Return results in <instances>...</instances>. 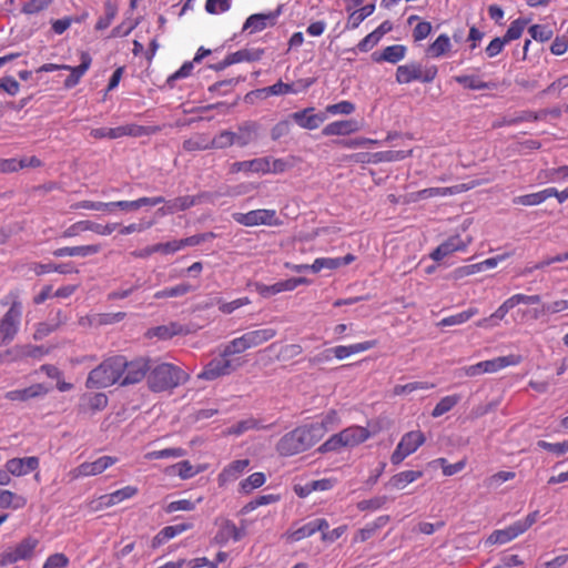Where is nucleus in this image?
I'll use <instances>...</instances> for the list:
<instances>
[{"instance_id":"1","label":"nucleus","mask_w":568,"mask_h":568,"mask_svg":"<svg viewBox=\"0 0 568 568\" xmlns=\"http://www.w3.org/2000/svg\"><path fill=\"white\" fill-rule=\"evenodd\" d=\"M323 437V427L303 425L286 433L276 444L281 456L290 457L306 452Z\"/></svg>"},{"instance_id":"2","label":"nucleus","mask_w":568,"mask_h":568,"mask_svg":"<svg viewBox=\"0 0 568 568\" xmlns=\"http://www.w3.org/2000/svg\"><path fill=\"white\" fill-rule=\"evenodd\" d=\"M190 376L181 367L171 363L151 366L148 375V386L154 393L172 390L186 383Z\"/></svg>"},{"instance_id":"3","label":"nucleus","mask_w":568,"mask_h":568,"mask_svg":"<svg viewBox=\"0 0 568 568\" xmlns=\"http://www.w3.org/2000/svg\"><path fill=\"white\" fill-rule=\"evenodd\" d=\"M1 305H10L0 320V344H8L16 337L22 316V303L18 290H11L1 301Z\"/></svg>"},{"instance_id":"4","label":"nucleus","mask_w":568,"mask_h":568,"mask_svg":"<svg viewBox=\"0 0 568 568\" xmlns=\"http://www.w3.org/2000/svg\"><path fill=\"white\" fill-rule=\"evenodd\" d=\"M122 355H115L104 359L93 368L87 378L88 388H106L121 382Z\"/></svg>"},{"instance_id":"5","label":"nucleus","mask_w":568,"mask_h":568,"mask_svg":"<svg viewBox=\"0 0 568 568\" xmlns=\"http://www.w3.org/2000/svg\"><path fill=\"white\" fill-rule=\"evenodd\" d=\"M277 335V331L272 327L256 328L245 332L239 337L233 338L224 346V355H235L247 349L258 347Z\"/></svg>"},{"instance_id":"6","label":"nucleus","mask_w":568,"mask_h":568,"mask_svg":"<svg viewBox=\"0 0 568 568\" xmlns=\"http://www.w3.org/2000/svg\"><path fill=\"white\" fill-rule=\"evenodd\" d=\"M371 437V433L366 427L353 425L346 427L342 432L332 435L324 442L320 448V453L337 452L346 447H355L366 442Z\"/></svg>"},{"instance_id":"7","label":"nucleus","mask_w":568,"mask_h":568,"mask_svg":"<svg viewBox=\"0 0 568 568\" xmlns=\"http://www.w3.org/2000/svg\"><path fill=\"white\" fill-rule=\"evenodd\" d=\"M539 518V511L535 510L528 514L525 518L519 519L511 525L494 530L486 539L485 544L488 546L504 545L513 541L517 537L525 534Z\"/></svg>"},{"instance_id":"8","label":"nucleus","mask_w":568,"mask_h":568,"mask_svg":"<svg viewBox=\"0 0 568 568\" xmlns=\"http://www.w3.org/2000/svg\"><path fill=\"white\" fill-rule=\"evenodd\" d=\"M491 181V179H476L470 180L466 183L456 184L453 186H444V187H427L419 190L417 192H414L410 194L412 201H420V200H427L432 197H445V196H452L459 193L467 192L469 190H473L477 186H480L483 184H487Z\"/></svg>"},{"instance_id":"9","label":"nucleus","mask_w":568,"mask_h":568,"mask_svg":"<svg viewBox=\"0 0 568 568\" xmlns=\"http://www.w3.org/2000/svg\"><path fill=\"white\" fill-rule=\"evenodd\" d=\"M523 358L517 354H509L507 356H499L493 359L483 361L474 365H468L462 368L465 376L474 377L481 374H491L499 372L508 366H516L521 363Z\"/></svg>"},{"instance_id":"10","label":"nucleus","mask_w":568,"mask_h":568,"mask_svg":"<svg viewBox=\"0 0 568 568\" xmlns=\"http://www.w3.org/2000/svg\"><path fill=\"white\" fill-rule=\"evenodd\" d=\"M39 539L33 536L24 537L14 547L6 549L0 555V566L7 567L21 560H30L33 558Z\"/></svg>"},{"instance_id":"11","label":"nucleus","mask_w":568,"mask_h":568,"mask_svg":"<svg viewBox=\"0 0 568 568\" xmlns=\"http://www.w3.org/2000/svg\"><path fill=\"white\" fill-rule=\"evenodd\" d=\"M121 382L120 386H129L142 382L151 369V359L149 357H136L128 361L122 356Z\"/></svg>"},{"instance_id":"12","label":"nucleus","mask_w":568,"mask_h":568,"mask_svg":"<svg viewBox=\"0 0 568 568\" xmlns=\"http://www.w3.org/2000/svg\"><path fill=\"white\" fill-rule=\"evenodd\" d=\"M437 75V68L432 65L429 68L423 69V67L417 62H410L403 65H399L396 69V81L399 84H407L413 81H420L424 83H429L434 81Z\"/></svg>"},{"instance_id":"13","label":"nucleus","mask_w":568,"mask_h":568,"mask_svg":"<svg viewBox=\"0 0 568 568\" xmlns=\"http://www.w3.org/2000/svg\"><path fill=\"white\" fill-rule=\"evenodd\" d=\"M233 219L235 222L244 226H280L283 224L277 216L276 211L268 209L252 210L246 213H234Z\"/></svg>"},{"instance_id":"14","label":"nucleus","mask_w":568,"mask_h":568,"mask_svg":"<svg viewBox=\"0 0 568 568\" xmlns=\"http://www.w3.org/2000/svg\"><path fill=\"white\" fill-rule=\"evenodd\" d=\"M426 438L420 430H412L403 435L390 456L393 465H399L406 457L424 445Z\"/></svg>"},{"instance_id":"15","label":"nucleus","mask_w":568,"mask_h":568,"mask_svg":"<svg viewBox=\"0 0 568 568\" xmlns=\"http://www.w3.org/2000/svg\"><path fill=\"white\" fill-rule=\"evenodd\" d=\"M118 463L116 457L101 456L94 462H84L78 467L71 469L68 474L71 480H75L80 477L97 476L102 474L109 467Z\"/></svg>"},{"instance_id":"16","label":"nucleus","mask_w":568,"mask_h":568,"mask_svg":"<svg viewBox=\"0 0 568 568\" xmlns=\"http://www.w3.org/2000/svg\"><path fill=\"white\" fill-rule=\"evenodd\" d=\"M311 281L306 277H291L284 281H278L272 285L263 283H255V291L264 298H268L283 292H292L300 285H308Z\"/></svg>"},{"instance_id":"17","label":"nucleus","mask_w":568,"mask_h":568,"mask_svg":"<svg viewBox=\"0 0 568 568\" xmlns=\"http://www.w3.org/2000/svg\"><path fill=\"white\" fill-rule=\"evenodd\" d=\"M230 355H224V351L219 357L211 359L197 374L199 379L214 381L219 377L231 374L234 371L232 362L229 359Z\"/></svg>"},{"instance_id":"18","label":"nucleus","mask_w":568,"mask_h":568,"mask_svg":"<svg viewBox=\"0 0 568 568\" xmlns=\"http://www.w3.org/2000/svg\"><path fill=\"white\" fill-rule=\"evenodd\" d=\"M469 243L470 239L464 240L460 235L449 236L430 253V258L439 262L455 252L465 251Z\"/></svg>"},{"instance_id":"19","label":"nucleus","mask_w":568,"mask_h":568,"mask_svg":"<svg viewBox=\"0 0 568 568\" xmlns=\"http://www.w3.org/2000/svg\"><path fill=\"white\" fill-rule=\"evenodd\" d=\"M328 521L325 518H317L306 523L297 529L286 531L285 537L288 541L295 542L311 537L317 531H324L328 529Z\"/></svg>"},{"instance_id":"20","label":"nucleus","mask_w":568,"mask_h":568,"mask_svg":"<svg viewBox=\"0 0 568 568\" xmlns=\"http://www.w3.org/2000/svg\"><path fill=\"white\" fill-rule=\"evenodd\" d=\"M291 119L302 129L315 130L326 120V115L315 113V108L310 106L292 113Z\"/></svg>"},{"instance_id":"21","label":"nucleus","mask_w":568,"mask_h":568,"mask_svg":"<svg viewBox=\"0 0 568 568\" xmlns=\"http://www.w3.org/2000/svg\"><path fill=\"white\" fill-rule=\"evenodd\" d=\"M267 159L266 158H255V159H252V160H246V161H237V162H233L230 168H229V173L230 174H239V173H244V174H252V173H256V174H267Z\"/></svg>"},{"instance_id":"22","label":"nucleus","mask_w":568,"mask_h":568,"mask_svg":"<svg viewBox=\"0 0 568 568\" xmlns=\"http://www.w3.org/2000/svg\"><path fill=\"white\" fill-rule=\"evenodd\" d=\"M250 466L248 459L233 460L226 465L221 473L217 475V484L220 487H224L235 480H237Z\"/></svg>"},{"instance_id":"23","label":"nucleus","mask_w":568,"mask_h":568,"mask_svg":"<svg viewBox=\"0 0 568 568\" xmlns=\"http://www.w3.org/2000/svg\"><path fill=\"white\" fill-rule=\"evenodd\" d=\"M245 527L239 528L232 520L224 519L219 526L214 541L219 545H225L230 540L239 541L245 536Z\"/></svg>"},{"instance_id":"24","label":"nucleus","mask_w":568,"mask_h":568,"mask_svg":"<svg viewBox=\"0 0 568 568\" xmlns=\"http://www.w3.org/2000/svg\"><path fill=\"white\" fill-rule=\"evenodd\" d=\"M40 460L36 456L11 458L7 460L6 468L12 476L20 477L39 468Z\"/></svg>"},{"instance_id":"25","label":"nucleus","mask_w":568,"mask_h":568,"mask_svg":"<svg viewBox=\"0 0 568 568\" xmlns=\"http://www.w3.org/2000/svg\"><path fill=\"white\" fill-rule=\"evenodd\" d=\"M281 9L268 13H255L250 16L244 26L243 30H250L251 32H260L267 27H273L276 23Z\"/></svg>"},{"instance_id":"26","label":"nucleus","mask_w":568,"mask_h":568,"mask_svg":"<svg viewBox=\"0 0 568 568\" xmlns=\"http://www.w3.org/2000/svg\"><path fill=\"white\" fill-rule=\"evenodd\" d=\"M49 388L38 383L22 389H13L6 393V399L10 402H27L47 395Z\"/></svg>"},{"instance_id":"27","label":"nucleus","mask_w":568,"mask_h":568,"mask_svg":"<svg viewBox=\"0 0 568 568\" xmlns=\"http://www.w3.org/2000/svg\"><path fill=\"white\" fill-rule=\"evenodd\" d=\"M203 196L204 194L178 196L171 201H168L166 206L161 207L159 210V213H161L162 215H166L189 210L190 207L197 204Z\"/></svg>"},{"instance_id":"28","label":"nucleus","mask_w":568,"mask_h":568,"mask_svg":"<svg viewBox=\"0 0 568 568\" xmlns=\"http://www.w3.org/2000/svg\"><path fill=\"white\" fill-rule=\"evenodd\" d=\"M376 345H377V341L372 339V341H365V342H361V343H355V344H352V345H338V346L332 347L329 349L332 352V356H334L335 358L342 361V359H345V358L349 357L351 355L363 353V352H366L368 349H372Z\"/></svg>"},{"instance_id":"29","label":"nucleus","mask_w":568,"mask_h":568,"mask_svg":"<svg viewBox=\"0 0 568 568\" xmlns=\"http://www.w3.org/2000/svg\"><path fill=\"white\" fill-rule=\"evenodd\" d=\"M358 130L359 126L355 120H338L326 124L322 130V134L325 136L349 135Z\"/></svg>"},{"instance_id":"30","label":"nucleus","mask_w":568,"mask_h":568,"mask_svg":"<svg viewBox=\"0 0 568 568\" xmlns=\"http://www.w3.org/2000/svg\"><path fill=\"white\" fill-rule=\"evenodd\" d=\"M92 59L88 52L81 53V63L77 67H70L65 70H69L71 73L70 75L64 80V88L71 89L75 87L80 79L85 74V72L89 70L91 65Z\"/></svg>"},{"instance_id":"31","label":"nucleus","mask_w":568,"mask_h":568,"mask_svg":"<svg viewBox=\"0 0 568 568\" xmlns=\"http://www.w3.org/2000/svg\"><path fill=\"white\" fill-rule=\"evenodd\" d=\"M101 251L100 244H89V245H79V246H64L59 247L53 251V256L55 257H64V256H90L98 254Z\"/></svg>"},{"instance_id":"32","label":"nucleus","mask_w":568,"mask_h":568,"mask_svg":"<svg viewBox=\"0 0 568 568\" xmlns=\"http://www.w3.org/2000/svg\"><path fill=\"white\" fill-rule=\"evenodd\" d=\"M407 53V48L403 44H393L383 49L381 53H373V60L375 62H389L397 63L402 61Z\"/></svg>"},{"instance_id":"33","label":"nucleus","mask_w":568,"mask_h":568,"mask_svg":"<svg viewBox=\"0 0 568 568\" xmlns=\"http://www.w3.org/2000/svg\"><path fill=\"white\" fill-rule=\"evenodd\" d=\"M257 124L247 121L239 125L237 131L234 132V145L244 148L256 139Z\"/></svg>"},{"instance_id":"34","label":"nucleus","mask_w":568,"mask_h":568,"mask_svg":"<svg viewBox=\"0 0 568 568\" xmlns=\"http://www.w3.org/2000/svg\"><path fill=\"white\" fill-rule=\"evenodd\" d=\"M138 488L134 486L122 487L111 494H106L100 497L101 505L104 507L114 506L125 499H130L138 494Z\"/></svg>"},{"instance_id":"35","label":"nucleus","mask_w":568,"mask_h":568,"mask_svg":"<svg viewBox=\"0 0 568 568\" xmlns=\"http://www.w3.org/2000/svg\"><path fill=\"white\" fill-rule=\"evenodd\" d=\"M182 148L185 152L212 150L211 136L209 133L196 132L183 141Z\"/></svg>"},{"instance_id":"36","label":"nucleus","mask_w":568,"mask_h":568,"mask_svg":"<svg viewBox=\"0 0 568 568\" xmlns=\"http://www.w3.org/2000/svg\"><path fill=\"white\" fill-rule=\"evenodd\" d=\"M423 475L422 470H404L393 475L389 478L388 486L393 489L402 490L423 477Z\"/></svg>"},{"instance_id":"37","label":"nucleus","mask_w":568,"mask_h":568,"mask_svg":"<svg viewBox=\"0 0 568 568\" xmlns=\"http://www.w3.org/2000/svg\"><path fill=\"white\" fill-rule=\"evenodd\" d=\"M552 194H556L555 187H548L542 191L525 194L520 196H516L513 202L514 204L525 205V206H534L545 202L547 199L551 197Z\"/></svg>"},{"instance_id":"38","label":"nucleus","mask_w":568,"mask_h":568,"mask_svg":"<svg viewBox=\"0 0 568 568\" xmlns=\"http://www.w3.org/2000/svg\"><path fill=\"white\" fill-rule=\"evenodd\" d=\"M103 8L104 14L97 20L94 24L95 31H103L108 29L112 24L119 11V7L114 0H105Z\"/></svg>"},{"instance_id":"39","label":"nucleus","mask_w":568,"mask_h":568,"mask_svg":"<svg viewBox=\"0 0 568 568\" xmlns=\"http://www.w3.org/2000/svg\"><path fill=\"white\" fill-rule=\"evenodd\" d=\"M33 272L40 276L43 274H48L51 272H57L59 274H71V273H79V271L72 265V263H62V264H54V263H34L32 266Z\"/></svg>"},{"instance_id":"40","label":"nucleus","mask_w":568,"mask_h":568,"mask_svg":"<svg viewBox=\"0 0 568 568\" xmlns=\"http://www.w3.org/2000/svg\"><path fill=\"white\" fill-rule=\"evenodd\" d=\"M452 49L450 38L443 33L439 34L434 42H432L426 49V54L429 58H440L448 53Z\"/></svg>"},{"instance_id":"41","label":"nucleus","mask_w":568,"mask_h":568,"mask_svg":"<svg viewBox=\"0 0 568 568\" xmlns=\"http://www.w3.org/2000/svg\"><path fill=\"white\" fill-rule=\"evenodd\" d=\"M27 505V498L7 489H0V507L20 509Z\"/></svg>"},{"instance_id":"42","label":"nucleus","mask_w":568,"mask_h":568,"mask_svg":"<svg viewBox=\"0 0 568 568\" xmlns=\"http://www.w3.org/2000/svg\"><path fill=\"white\" fill-rule=\"evenodd\" d=\"M194 291V287L189 283H180L172 287H165L154 293L153 297L155 300L163 298H172L186 295L187 293Z\"/></svg>"},{"instance_id":"43","label":"nucleus","mask_w":568,"mask_h":568,"mask_svg":"<svg viewBox=\"0 0 568 568\" xmlns=\"http://www.w3.org/2000/svg\"><path fill=\"white\" fill-rule=\"evenodd\" d=\"M375 10V4H366L358 10H354L348 14L346 29L354 30Z\"/></svg>"},{"instance_id":"44","label":"nucleus","mask_w":568,"mask_h":568,"mask_svg":"<svg viewBox=\"0 0 568 568\" xmlns=\"http://www.w3.org/2000/svg\"><path fill=\"white\" fill-rule=\"evenodd\" d=\"M478 314V308L470 307L468 310H465L460 313L447 316L442 318L438 322V326H454V325H460L469 321L471 317Z\"/></svg>"},{"instance_id":"45","label":"nucleus","mask_w":568,"mask_h":568,"mask_svg":"<svg viewBox=\"0 0 568 568\" xmlns=\"http://www.w3.org/2000/svg\"><path fill=\"white\" fill-rule=\"evenodd\" d=\"M67 322V317L62 315L61 311H58L57 313V321L53 324L50 323H39L36 332H34V339H42L45 336H48L50 333L58 329L62 324Z\"/></svg>"},{"instance_id":"46","label":"nucleus","mask_w":568,"mask_h":568,"mask_svg":"<svg viewBox=\"0 0 568 568\" xmlns=\"http://www.w3.org/2000/svg\"><path fill=\"white\" fill-rule=\"evenodd\" d=\"M387 517H378L374 523L366 525L364 528L359 529L355 537V542H364L372 538L378 528L385 525Z\"/></svg>"},{"instance_id":"47","label":"nucleus","mask_w":568,"mask_h":568,"mask_svg":"<svg viewBox=\"0 0 568 568\" xmlns=\"http://www.w3.org/2000/svg\"><path fill=\"white\" fill-rule=\"evenodd\" d=\"M460 400V396L457 394L448 395L443 398L435 405L432 416L437 418L453 409Z\"/></svg>"},{"instance_id":"48","label":"nucleus","mask_w":568,"mask_h":568,"mask_svg":"<svg viewBox=\"0 0 568 568\" xmlns=\"http://www.w3.org/2000/svg\"><path fill=\"white\" fill-rule=\"evenodd\" d=\"M265 481V474L262 471H256L240 483V489L244 494H250L252 490L262 487Z\"/></svg>"},{"instance_id":"49","label":"nucleus","mask_w":568,"mask_h":568,"mask_svg":"<svg viewBox=\"0 0 568 568\" xmlns=\"http://www.w3.org/2000/svg\"><path fill=\"white\" fill-rule=\"evenodd\" d=\"M234 145V132L222 130L215 136L211 138L212 150H223Z\"/></svg>"},{"instance_id":"50","label":"nucleus","mask_w":568,"mask_h":568,"mask_svg":"<svg viewBox=\"0 0 568 568\" xmlns=\"http://www.w3.org/2000/svg\"><path fill=\"white\" fill-rule=\"evenodd\" d=\"M263 54L262 50H248V49H242L235 52H232L227 54L231 64L244 62V61H257L261 59Z\"/></svg>"},{"instance_id":"51","label":"nucleus","mask_w":568,"mask_h":568,"mask_svg":"<svg viewBox=\"0 0 568 568\" xmlns=\"http://www.w3.org/2000/svg\"><path fill=\"white\" fill-rule=\"evenodd\" d=\"M455 81L462 84L464 88L470 90H484L491 89L494 87L493 83L481 81L475 75H457L455 77Z\"/></svg>"},{"instance_id":"52","label":"nucleus","mask_w":568,"mask_h":568,"mask_svg":"<svg viewBox=\"0 0 568 568\" xmlns=\"http://www.w3.org/2000/svg\"><path fill=\"white\" fill-rule=\"evenodd\" d=\"M126 125V136L140 138L146 135H153L159 133L162 128L160 125H140L135 123H128Z\"/></svg>"},{"instance_id":"53","label":"nucleus","mask_w":568,"mask_h":568,"mask_svg":"<svg viewBox=\"0 0 568 568\" xmlns=\"http://www.w3.org/2000/svg\"><path fill=\"white\" fill-rule=\"evenodd\" d=\"M185 455V450L181 447L164 448L161 450H152L145 454L149 460L163 459V458H179Z\"/></svg>"},{"instance_id":"54","label":"nucleus","mask_w":568,"mask_h":568,"mask_svg":"<svg viewBox=\"0 0 568 568\" xmlns=\"http://www.w3.org/2000/svg\"><path fill=\"white\" fill-rule=\"evenodd\" d=\"M261 428L260 423L254 418L240 420L226 429L227 435L240 436L247 430Z\"/></svg>"},{"instance_id":"55","label":"nucleus","mask_w":568,"mask_h":568,"mask_svg":"<svg viewBox=\"0 0 568 568\" xmlns=\"http://www.w3.org/2000/svg\"><path fill=\"white\" fill-rule=\"evenodd\" d=\"M434 387V384H429L427 382H412L405 385H396L393 388V394L395 396H400L404 394H409L416 390H426Z\"/></svg>"},{"instance_id":"56","label":"nucleus","mask_w":568,"mask_h":568,"mask_svg":"<svg viewBox=\"0 0 568 568\" xmlns=\"http://www.w3.org/2000/svg\"><path fill=\"white\" fill-rule=\"evenodd\" d=\"M216 304L219 305V310L223 314H232L234 311H236L240 307L246 306L251 304V300L246 296L236 298L231 302H224L222 300H217Z\"/></svg>"},{"instance_id":"57","label":"nucleus","mask_w":568,"mask_h":568,"mask_svg":"<svg viewBox=\"0 0 568 568\" xmlns=\"http://www.w3.org/2000/svg\"><path fill=\"white\" fill-rule=\"evenodd\" d=\"M126 316V313L124 312H116V313H101L97 314L93 317V323L95 325L102 326V325H111L119 323L123 321Z\"/></svg>"},{"instance_id":"58","label":"nucleus","mask_w":568,"mask_h":568,"mask_svg":"<svg viewBox=\"0 0 568 568\" xmlns=\"http://www.w3.org/2000/svg\"><path fill=\"white\" fill-rule=\"evenodd\" d=\"M526 21L523 19L514 20L504 34L505 41L509 43L513 40L519 39L526 28Z\"/></svg>"},{"instance_id":"59","label":"nucleus","mask_w":568,"mask_h":568,"mask_svg":"<svg viewBox=\"0 0 568 568\" xmlns=\"http://www.w3.org/2000/svg\"><path fill=\"white\" fill-rule=\"evenodd\" d=\"M183 328L178 323H171L169 325L158 326L154 328L153 334L162 339L171 338L178 334H181Z\"/></svg>"},{"instance_id":"60","label":"nucleus","mask_w":568,"mask_h":568,"mask_svg":"<svg viewBox=\"0 0 568 568\" xmlns=\"http://www.w3.org/2000/svg\"><path fill=\"white\" fill-rule=\"evenodd\" d=\"M293 85L291 83H284L282 81H277L273 85L263 88L260 90L264 95H284L288 93H293Z\"/></svg>"},{"instance_id":"61","label":"nucleus","mask_w":568,"mask_h":568,"mask_svg":"<svg viewBox=\"0 0 568 568\" xmlns=\"http://www.w3.org/2000/svg\"><path fill=\"white\" fill-rule=\"evenodd\" d=\"M172 469L181 479H190L200 473V469H195L189 460H182L173 465Z\"/></svg>"},{"instance_id":"62","label":"nucleus","mask_w":568,"mask_h":568,"mask_svg":"<svg viewBox=\"0 0 568 568\" xmlns=\"http://www.w3.org/2000/svg\"><path fill=\"white\" fill-rule=\"evenodd\" d=\"M302 353L303 347L300 344H286L281 347L277 354V359L287 362L300 356Z\"/></svg>"},{"instance_id":"63","label":"nucleus","mask_w":568,"mask_h":568,"mask_svg":"<svg viewBox=\"0 0 568 568\" xmlns=\"http://www.w3.org/2000/svg\"><path fill=\"white\" fill-rule=\"evenodd\" d=\"M529 34L531 38L536 41L545 42L551 39L554 32L552 30L547 26L541 24H532L528 29Z\"/></svg>"},{"instance_id":"64","label":"nucleus","mask_w":568,"mask_h":568,"mask_svg":"<svg viewBox=\"0 0 568 568\" xmlns=\"http://www.w3.org/2000/svg\"><path fill=\"white\" fill-rule=\"evenodd\" d=\"M69 564L70 560L64 554L57 552L45 559L42 568H67Z\"/></svg>"}]
</instances>
